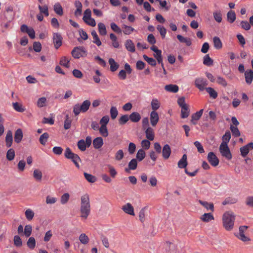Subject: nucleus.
I'll list each match as a JSON object with an SVG mask.
<instances>
[{
	"mask_svg": "<svg viewBox=\"0 0 253 253\" xmlns=\"http://www.w3.org/2000/svg\"><path fill=\"white\" fill-rule=\"evenodd\" d=\"M235 219L236 216L232 211H228L223 213L222 224L226 231H230L233 229Z\"/></svg>",
	"mask_w": 253,
	"mask_h": 253,
	"instance_id": "nucleus-1",
	"label": "nucleus"
},
{
	"mask_svg": "<svg viewBox=\"0 0 253 253\" xmlns=\"http://www.w3.org/2000/svg\"><path fill=\"white\" fill-rule=\"evenodd\" d=\"M91 105L89 100L84 101L82 104L77 103L73 107V113L75 116L79 115L81 113L86 112Z\"/></svg>",
	"mask_w": 253,
	"mask_h": 253,
	"instance_id": "nucleus-2",
	"label": "nucleus"
},
{
	"mask_svg": "<svg viewBox=\"0 0 253 253\" xmlns=\"http://www.w3.org/2000/svg\"><path fill=\"white\" fill-rule=\"evenodd\" d=\"M64 155L66 158L71 160L76 167L80 168L79 162H81V159L77 154L72 152L70 148H66Z\"/></svg>",
	"mask_w": 253,
	"mask_h": 253,
	"instance_id": "nucleus-3",
	"label": "nucleus"
},
{
	"mask_svg": "<svg viewBox=\"0 0 253 253\" xmlns=\"http://www.w3.org/2000/svg\"><path fill=\"white\" fill-rule=\"evenodd\" d=\"M71 54L74 58L79 59L81 57L86 56L87 51L83 46H77L72 50Z\"/></svg>",
	"mask_w": 253,
	"mask_h": 253,
	"instance_id": "nucleus-4",
	"label": "nucleus"
},
{
	"mask_svg": "<svg viewBox=\"0 0 253 253\" xmlns=\"http://www.w3.org/2000/svg\"><path fill=\"white\" fill-rule=\"evenodd\" d=\"M219 150L221 156L225 158L227 160H231L232 155L227 144H221Z\"/></svg>",
	"mask_w": 253,
	"mask_h": 253,
	"instance_id": "nucleus-5",
	"label": "nucleus"
},
{
	"mask_svg": "<svg viewBox=\"0 0 253 253\" xmlns=\"http://www.w3.org/2000/svg\"><path fill=\"white\" fill-rule=\"evenodd\" d=\"M194 84L200 91H203L206 88V86L208 84V82L206 79L201 77L197 78L195 80Z\"/></svg>",
	"mask_w": 253,
	"mask_h": 253,
	"instance_id": "nucleus-6",
	"label": "nucleus"
},
{
	"mask_svg": "<svg viewBox=\"0 0 253 253\" xmlns=\"http://www.w3.org/2000/svg\"><path fill=\"white\" fill-rule=\"evenodd\" d=\"M63 38L59 33H54L53 34V42L56 49H58L62 45Z\"/></svg>",
	"mask_w": 253,
	"mask_h": 253,
	"instance_id": "nucleus-7",
	"label": "nucleus"
},
{
	"mask_svg": "<svg viewBox=\"0 0 253 253\" xmlns=\"http://www.w3.org/2000/svg\"><path fill=\"white\" fill-rule=\"evenodd\" d=\"M207 159L210 164L213 167H216L219 164V160L218 158L212 152H210L209 153Z\"/></svg>",
	"mask_w": 253,
	"mask_h": 253,
	"instance_id": "nucleus-8",
	"label": "nucleus"
},
{
	"mask_svg": "<svg viewBox=\"0 0 253 253\" xmlns=\"http://www.w3.org/2000/svg\"><path fill=\"white\" fill-rule=\"evenodd\" d=\"M248 226H241L239 227V235L238 236V238L243 242H247L250 241V239L246 236L244 234V232L248 228Z\"/></svg>",
	"mask_w": 253,
	"mask_h": 253,
	"instance_id": "nucleus-9",
	"label": "nucleus"
},
{
	"mask_svg": "<svg viewBox=\"0 0 253 253\" xmlns=\"http://www.w3.org/2000/svg\"><path fill=\"white\" fill-rule=\"evenodd\" d=\"M252 149H253V142H250L248 144L245 145L244 146L241 147L240 150L241 156L244 158L246 157L247 155L248 154L250 150Z\"/></svg>",
	"mask_w": 253,
	"mask_h": 253,
	"instance_id": "nucleus-10",
	"label": "nucleus"
},
{
	"mask_svg": "<svg viewBox=\"0 0 253 253\" xmlns=\"http://www.w3.org/2000/svg\"><path fill=\"white\" fill-rule=\"evenodd\" d=\"M91 206H84L80 207L81 217L86 219L90 213Z\"/></svg>",
	"mask_w": 253,
	"mask_h": 253,
	"instance_id": "nucleus-11",
	"label": "nucleus"
},
{
	"mask_svg": "<svg viewBox=\"0 0 253 253\" xmlns=\"http://www.w3.org/2000/svg\"><path fill=\"white\" fill-rule=\"evenodd\" d=\"M150 120L151 125L155 126L159 121V117L156 111H152L150 113Z\"/></svg>",
	"mask_w": 253,
	"mask_h": 253,
	"instance_id": "nucleus-12",
	"label": "nucleus"
},
{
	"mask_svg": "<svg viewBox=\"0 0 253 253\" xmlns=\"http://www.w3.org/2000/svg\"><path fill=\"white\" fill-rule=\"evenodd\" d=\"M122 210L126 213L131 215H134V208L133 206L130 203H127L124 205Z\"/></svg>",
	"mask_w": 253,
	"mask_h": 253,
	"instance_id": "nucleus-13",
	"label": "nucleus"
},
{
	"mask_svg": "<svg viewBox=\"0 0 253 253\" xmlns=\"http://www.w3.org/2000/svg\"><path fill=\"white\" fill-rule=\"evenodd\" d=\"M163 158L167 160L169 158L171 154V149L169 145L165 144L162 150Z\"/></svg>",
	"mask_w": 253,
	"mask_h": 253,
	"instance_id": "nucleus-14",
	"label": "nucleus"
},
{
	"mask_svg": "<svg viewBox=\"0 0 253 253\" xmlns=\"http://www.w3.org/2000/svg\"><path fill=\"white\" fill-rule=\"evenodd\" d=\"M137 167V162L136 159H132L128 164V168L125 169V171L126 172H129L130 170H135L136 169Z\"/></svg>",
	"mask_w": 253,
	"mask_h": 253,
	"instance_id": "nucleus-15",
	"label": "nucleus"
},
{
	"mask_svg": "<svg viewBox=\"0 0 253 253\" xmlns=\"http://www.w3.org/2000/svg\"><path fill=\"white\" fill-rule=\"evenodd\" d=\"M89 205H90L89 196L87 194H84L81 198V207L89 206Z\"/></svg>",
	"mask_w": 253,
	"mask_h": 253,
	"instance_id": "nucleus-16",
	"label": "nucleus"
},
{
	"mask_svg": "<svg viewBox=\"0 0 253 253\" xmlns=\"http://www.w3.org/2000/svg\"><path fill=\"white\" fill-rule=\"evenodd\" d=\"M23 136V132H22V129L20 128L17 129L15 131V133H14V141L16 143H19L21 141Z\"/></svg>",
	"mask_w": 253,
	"mask_h": 253,
	"instance_id": "nucleus-17",
	"label": "nucleus"
},
{
	"mask_svg": "<svg viewBox=\"0 0 253 253\" xmlns=\"http://www.w3.org/2000/svg\"><path fill=\"white\" fill-rule=\"evenodd\" d=\"M145 134L146 138L150 141H152L154 139V130L152 127H148L146 128Z\"/></svg>",
	"mask_w": 253,
	"mask_h": 253,
	"instance_id": "nucleus-18",
	"label": "nucleus"
},
{
	"mask_svg": "<svg viewBox=\"0 0 253 253\" xmlns=\"http://www.w3.org/2000/svg\"><path fill=\"white\" fill-rule=\"evenodd\" d=\"M103 144V139L101 137H96L93 140V146L95 149H100Z\"/></svg>",
	"mask_w": 253,
	"mask_h": 253,
	"instance_id": "nucleus-19",
	"label": "nucleus"
},
{
	"mask_svg": "<svg viewBox=\"0 0 253 253\" xmlns=\"http://www.w3.org/2000/svg\"><path fill=\"white\" fill-rule=\"evenodd\" d=\"M13 142L12 133L10 130L7 132L5 137V144L7 147L11 146Z\"/></svg>",
	"mask_w": 253,
	"mask_h": 253,
	"instance_id": "nucleus-20",
	"label": "nucleus"
},
{
	"mask_svg": "<svg viewBox=\"0 0 253 253\" xmlns=\"http://www.w3.org/2000/svg\"><path fill=\"white\" fill-rule=\"evenodd\" d=\"M236 19L235 12L230 10L227 13V20L229 23H233Z\"/></svg>",
	"mask_w": 253,
	"mask_h": 253,
	"instance_id": "nucleus-21",
	"label": "nucleus"
},
{
	"mask_svg": "<svg viewBox=\"0 0 253 253\" xmlns=\"http://www.w3.org/2000/svg\"><path fill=\"white\" fill-rule=\"evenodd\" d=\"M246 82L248 84H251L253 80V71L252 70H247L245 73Z\"/></svg>",
	"mask_w": 253,
	"mask_h": 253,
	"instance_id": "nucleus-22",
	"label": "nucleus"
},
{
	"mask_svg": "<svg viewBox=\"0 0 253 253\" xmlns=\"http://www.w3.org/2000/svg\"><path fill=\"white\" fill-rule=\"evenodd\" d=\"M198 202L202 206H203L208 211L210 210L211 211H213L214 206H213V203H208V202L203 201L201 200H199Z\"/></svg>",
	"mask_w": 253,
	"mask_h": 253,
	"instance_id": "nucleus-23",
	"label": "nucleus"
},
{
	"mask_svg": "<svg viewBox=\"0 0 253 253\" xmlns=\"http://www.w3.org/2000/svg\"><path fill=\"white\" fill-rule=\"evenodd\" d=\"M165 89L168 92L176 93L178 92L179 87L176 84H170L166 85L165 86Z\"/></svg>",
	"mask_w": 253,
	"mask_h": 253,
	"instance_id": "nucleus-24",
	"label": "nucleus"
},
{
	"mask_svg": "<svg viewBox=\"0 0 253 253\" xmlns=\"http://www.w3.org/2000/svg\"><path fill=\"white\" fill-rule=\"evenodd\" d=\"M178 167L179 168L183 169L185 168L187 165V155L184 154L181 159L178 162Z\"/></svg>",
	"mask_w": 253,
	"mask_h": 253,
	"instance_id": "nucleus-25",
	"label": "nucleus"
},
{
	"mask_svg": "<svg viewBox=\"0 0 253 253\" xmlns=\"http://www.w3.org/2000/svg\"><path fill=\"white\" fill-rule=\"evenodd\" d=\"M125 46L126 49L131 52H134L135 50L134 44L131 40L126 41Z\"/></svg>",
	"mask_w": 253,
	"mask_h": 253,
	"instance_id": "nucleus-26",
	"label": "nucleus"
},
{
	"mask_svg": "<svg viewBox=\"0 0 253 253\" xmlns=\"http://www.w3.org/2000/svg\"><path fill=\"white\" fill-rule=\"evenodd\" d=\"M129 118L132 122H138L141 119V116L138 112H133L129 116Z\"/></svg>",
	"mask_w": 253,
	"mask_h": 253,
	"instance_id": "nucleus-27",
	"label": "nucleus"
},
{
	"mask_svg": "<svg viewBox=\"0 0 253 253\" xmlns=\"http://www.w3.org/2000/svg\"><path fill=\"white\" fill-rule=\"evenodd\" d=\"M109 64L110 66L111 71L114 72L116 71L119 68V65L115 62V60L113 58H109L108 61Z\"/></svg>",
	"mask_w": 253,
	"mask_h": 253,
	"instance_id": "nucleus-28",
	"label": "nucleus"
},
{
	"mask_svg": "<svg viewBox=\"0 0 253 253\" xmlns=\"http://www.w3.org/2000/svg\"><path fill=\"white\" fill-rule=\"evenodd\" d=\"M200 219L204 222H208L214 219V217L211 213H205L202 215Z\"/></svg>",
	"mask_w": 253,
	"mask_h": 253,
	"instance_id": "nucleus-29",
	"label": "nucleus"
},
{
	"mask_svg": "<svg viewBox=\"0 0 253 253\" xmlns=\"http://www.w3.org/2000/svg\"><path fill=\"white\" fill-rule=\"evenodd\" d=\"M176 37L180 42L185 43L187 46H190L192 44L191 40L189 38H184L180 35H177Z\"/></svg>",
	"mask_w": 253,
	"mask_h": 253,
	"instance_id": "nucleus-30",
	"label": "nucleus"
},
{
	"mask_svg": "<svg viewBox=\"0 0 253 253\" xmlns=\"http://www.w3.org/2000/svg\"><path fill=\"white\" fill-rule=\"evenodd\" d=\"M206 91L209 94L211 98L216 99L218 96V93L213 88L208 87L205 88Z\"/></svg>",
	"mask_w": 253,
	"mask_h": 253,
	"instance_id": "nucleus-31",
	"label": "nucleus"
},
{
	"mask_svg": "<svg viewBox=\"0 0 253 253\" xmlns=\"http://www.w3.org/2000/svg\"><path fill=\"white\" fill-rule=\"evenodd\" d=\"M12 106L13 109L17 112L22 113L25 111V107L23 106L22 104L18 102L12 103Z\"/></svg>",
	"mask_w": 253,
	"mask_h": 253,
	"instance_id": "nucleus-32",
	"label": "nucleus"
},
{
	"mask_svg": "<svg viewBox=\"0 0 253 253\" xmlns=\"http://www.w3.org/2000/svg\"><path fill=\"white\" fill-rule=\"evenodd\" d=\"M181 118L182 119H185L187 118L190 113V110L188 108V106H184L181 107Z\"/></svg>",
	"mask_w": 253,
	"mask_h": 253,
	"instance_id": "nucleus-33",
	"label": "nucleus"
},
{
	"mask_svg": "<svg viewBox=\"0 0 253 253\" xmlns=\"http://www.w3.org/2000/svg\"><path fill=\"white\" fill-rule=\"evenodd\" d=\"M54 10L55 12L59 16L63 15V10L61 5L57 2L54 5Z\"/></svg>",
	"mask_w": 253,
	"mask_h": 253,
	"instance_id": "nucleus-34",
	"label": "nucleus"
},
{
	"mask_svg": "<svg viewBox=\"0 0 253 253\" xmlns=\"http://www.w3.org/2000/svg\"><path fill=\"white\" fill-rule=\"evenodd\" d=\"M213 44L214 47L217 49H221L222 47V42L218 37H214L213 38Z\"/></svg>",
	"mask_w": 253,
	"mask_h": 253,
	"instance_id": "nucleus-35",
	"label": "nucleus"
},
{
	"mask_svg": "<svg viewBox=\"0 0 253 253\" xmlns=\"http://www.w3.org/2000/svg\"><path fill=\"white\" fill-rule=\"evenodd\" d=\"M237 199L231 197L226 198L224 201L222 203L223 205H231L235 204L237 202Z\"/></svg>",
	"mask_w": 253,
	"mask_h": 253,
	"instance_id": "nucleus-36",
	"label": "nucleus"
},
{
	"mask_svg": "<svg viewBox=\"0 0 253 253\" xmlns=\"http://www.w3.org/2000/svg\"><path fill=\"white\" fill-rule=\"evenodd\" d=\"M214 19L217 23H221L222 20V15L220 11H215L213 12Z\"/></svg>",
	"mask_w": 253,
	"mask_h": 253,
	"instance_id": "nucleus-37",
	"label": "nucleus"
},
{
	"mask_svg": "<svg viewBox=\"0 0 253 253\" xmlns=\"http://www.w3.org/2000/svg\"><path fill=\"white\" fill-rule=\"evenodd\" d=\"M70 61V58L69 57L63 56L60 59V64L62 66H63L68 68L70 67V65H69Z\"/></svg>",
	"mask_w": 253,
	"mask_h": 253,
	"instance_id": "nucleus-38",
	"label": "nucleus"
},
{
	"mask_svg": "<svg viewBox=\"0 0 253 253\" xmlns=\"http://www.w3.org/2000/svg\"><path fill=\"white\" fill-rule=\"evenodd\" d=\"M98 32L100 35L105 36L107 34L106 29L105 25L101 22L98 24Z\"/></svg>",
	"mask_w": 253,
	"mask_h": 253,
	"instance_id": "nucleus-39",
	"label": "nucleus"
},
{
	"mask_svg": "<svg viewBox=\"0 0 253 253\" xmlns=\"http://www.w3.org/2000/svg\"><path fill=\"white\" fill-rule=\"evenodd\" d=\"M230 138H231L230 132L228 130L226 131L225 132L224 135H223V136H222V142L221 144H225H225L228 145V143L229 142Z\"/></svg>",
	"mask_w": 253,
	"mask_h": 253,
	"instance_id": "nucleus-40",
	"label": "nucleus"
},
{
	"mask_svg": "<svg viewBox=\"0 0 253 253\" xmlns=\"http://www.w3.org/2000/svg\"><path fill=\"white\" fill-rule=\"evenodd\" d=\"M80 242L86 245L88 243L89 239L88 236L84 233H82L79 238Z\"/></svg>",
	"mask_w": 253,
	"mask_h": 253,
	"instance_id": "nucleus-41",
	"label": "nucleus"
},
{
	"mask_svg": "<svg viewBox=\"0 0 253 253\" xmlns=\"http://www.w3.org/2000/svg\"><path fill=\"white\" fill-rule=\"evenodd\" d=\"M110 38L112 41V45L115 48H118L119 47V43L118 41H117V38L116 36L111 33L110 34Z\"/></svg>",
	"mask_w": 253,
	"mask_h": 253,
	"instance_id": "nucleus-42",
	"label": "nucleus"
},
{
	"mask_svg": "<svg viewBox=\"0 0 253 253\" xmlns=\"http://www.w3.org/2000/svg\"><path fill=\"white\" fill-rule=\"evenodd\" d=\"M49 137V134L47 132L43 133L42 134L39 139V141L40 143L42 145H45L47 139Z\"/></svg>",
	"mask_w": 253,
	"mask_h": 253,
	"instance_id": "nucleus-43",
	"label": "nucleus"
},
{
	"mask_svg": "<svg viewBox=\"0 0 253 253\" xmlns=\"http://www.w3.org/2000/svg\"><path fill=\"white\" fill-rule=\"evenodd\" d=\"M122 28L124 29L123 33L125 35H129L134 31L133 28L125 24L122 25Z\"/></svg>",
	"mask_w": 253,
	"mask_h": 253,
	"instance_id": "nucleus-44",
	"label": "nucleus"
},
{
	"mask_svg": "<svg viewBox=\"0 0 253 253\" xmlns=\"http://www.w3.org/2000/svg\"><path fill=\"white\" fill-rule=\"evenodd\" d=\"M160 107V103L158 99H153L151 101V107L152 111H156Z\"/></svg>",
	"mask_w": 253,
	"mask_h": 253,
	"instance_id": "nucleus-45",
	"label": "nucleus"
},
{
	"mask_svg": "<svg viewBox=\"0 0 253 253\" xmlns=\"http://www.w3.org/2000/svg\"><path fill=\"white\" fill-rule=\"evenodd\" d=\"M230 129L231 131L232 135L235 137H237L241 135L240 132L237 127V126H234L233 125H231L230 127Z\"/></svg>",
	"mask_w": 253,
	"mask_h": 253,
	"instance_id": "nucleus-46",
	"label": "nucleus"
},
{
	"mask_svg": "<svg viewBox=\"0 0 253 253\" xmlns=\"http://www.w3.org/2000/svg\"><path fill=\"white\" fill-rule=\"evenodd\" d=\"M203 64L206 66H210L213 64V60L209 54H206L203 59Z\"/></svg>",
	"mask_w": 253,
	"mask_h": 253,
	"instance_id": "nucleus-47",
	"label": "nucleus"
},
{
	"mask_svg": "<svg viewBox=\"0 0 253 253\" xmlns=\"http://www.w3.org/2000/svg\"><path fill=\"white\" fill-rule=\"evenodd\" d=\"M100 134L103 137H107L108 135V132L107 127L104 125H101L99 129Z\"/></svg>",
	"mask_w": 253,
	"mask_h": 253,
	"instance_id": "nucleus-48",
	"label": "nucleus"
},
{
	"mask_svg": "<svg viewBox=\"0 0 253 253\" xmlns=\"http://www.w3.org/2000/svg\"><path fill=\"white\" fill-rule=\"evenodd\" d=\"M143 59L148 62L149 64L152 66H155L157 64L156 61L151 57H149L146 55L144 54L143 56Z\"/></svg>",
	"mask_w": 253,
	"mask_h": 253,
	"instance_id": "nucleus-49",
	"label": "nucleus"
},
{
	"mask_svg": "<svg viewBox=\"0 0 253 253\" xmlns=\"http://www.w3.org/2000/svg\"><path fill=\"white\" fill-rule=\"evenodd\" d=\"M84 174L85 178L88 182L90 183H94L96 181V178L95 176L86 172H84Z\"/></svg>",
	"mask_w": 253,
	"mask_h": 253,
	"instance_id": "nucleus-50",
	"label": "nucleus"
},
{
	"mask_svg": "<svg viewBox=\"0 0 253 253\" xmlns=\"http://www.w3.org/2000/svg\"><path fill=\"white\" fill-rule=\"evenodd\" d=\"M42 172L38 169H35L33 172V176L34 178L38 180L41 181L42 178Z\"/></svg>",
	"mask_w": 253,
	"mask_h": 253,
	"instance_id": "nucleus-51",
	"label": "nucleus"
},
{
	"mask_svg": "<svg viewBox=\"0 0 253 253\" xmlns=\"http://www.w3.org/2000/svg\"><path fill=\"white\" fill-rule=\"evenodd\" d=\"M157 29L159 32L162 38L163 39L165 38L167 34L166 29L163 26L158 25L157 26Z\"/></svg>",
	"mask_w": 253,
	"mask_h": 253,
	"instance_id": "nucleus-52",
	"label": "nucleus"
},
{
	"mask_svg": "<svg viewBox=\"0 0 253 253\" xmlns=\"http://www.w3.org/2000/svg\"><path fill=\"white\" fill-rule=\"evenodd\" d=\"M146 154L144 150L141 149H139L137 154H136V158L139 161H141L143 160L145 157Z\"/></svg>",
	"mask_w": 253,
	"mask_h": 253,
	"instance_id": "nucleus-53",
	"label": "nucleus"
},
{
	"mask_svg": "<svg viewBox=\"0 0 253 253\" xmlns=\"http://www.w3.org/2000/svg\"><path fill=\"white\" fill-rule=\"evenodd\" d=\"M27 245L30 249H34L36 246L35 238L33 237H30L27 242Z\"/></svg>",
	"mask_w": 253,
	"mask_h": 253,
	"instance_id": "nucleus-54",
	"label": "nucleus"
},
{
	"mask_svg": "<svg viewBox=\"0 0 253 253\" xmlns=\"http://www.w3.org/2000/svg\"><path fill=\"white\" fill-rule=\"evenodd\" d=\"M91 11L89 8L86 9L84 13L83 20L84 22H87V21L91 17Z\"/></svg>",
	"mask_w": 253,
	"mask_h": 253,
	"instance_id": "nucleus-55",
	"label": "nucleus"
},
{
	"mask_svg": "<svg viewBox=\"0 0 253 253\" xmlns=\"http://www.w3.org/2000/svg\"><path fill=\"white\" fill-rule=\"evenodd\" d=\"M6 159L9 161H12L15 157V152L13 149H9L6 153Z\"/></svg>",
	"mask_w": 253,
	"mask_h": 253,
	"instance_id": "nucleus-56",
	"label": "nucleus"
},
{
	"mask_svg": "<svg viewBox=\"0 0 253 253\" xmlns=\"http://www.w3.org/2000/svg\"><path fill=\"white\" fill-rule=\"evenodd\" d=\"M78 148L82 151H84L86 150L87 146L85 144V141L84 139L79 140L78 142Z\"/></svg>",
	"mask_w": 253,
	"mask_h": 253,
	"instance_id": "nucleus-57",
	"label": "nucleus"
},
{
	"mask_svg": "<svg viewBox=\"0 0 253 253\" xmlns=\"http://www.w3.org/2000/svg\"><path fill=\"white\" fill-rule=\"evenodd\" d=\"M110 112L111 119L113 120L116 119L118 114V111L117 108L114 106L111 107Z\"/></svg>",
	"mask_w": 253,
	"mask_h": 253,
	"instance_id": "nucleus-58",
	"label": "nucleus"
},
{
	"mask_svg": "<svg viewBox=\"0 0 253 253\" xmlns=\"http://www.w3.org/2000/svg\"><path fill=\"white\" fill-rule=\"evenodd\" d=\"M25 214L26 218L28 220H31L33 219V218L34 216V214H35L34 211L30 209H27L25 211Z\"/></svg>",
	"mask_w": 253,
	"mask_h": 253,
	"instance_id": "nucleus-59",
	"label": "nucleus"
},
{
	"mask_svg": "<svg viewBox=\"0 0 253 253\" xmlns=\"http://www.w3.org/2000/svg\"><path fill=\"white\" fill-rule=\"evenodd\" d=\"M216 82L218 84L221 85L223 87H226L227 85V82L224 78L221 76H217Z\"/></svg>",
	"mask_w": 253,
	"mask_h": 253,
	"instance_id": "nucleus-60",
	"label": "nucleus"
},
{
	"mask_svg": "<svg viewBox=\"0 0 253 253\" xmlns=\"http://www.w3.org/2000/svg\"><path fill=\"white\" fill-rule=\"evenodd\" d=\"M72 120L69 119L68 115L66 116V120L64 121V127L65 129H68L71 127Z\"/></svg>",
	"mask_w": 253,
	"mask_h": 253,
	"instance_id": "nucleus-61",
	"label": "nucleus"
},
{
	"mask_svg": "<svg viewBox=\"0 0 253 253\" xmlns=\"http://www.w3.org/2000/svg\"><path fill=\"white\" fill-rule=\"evenodd\" d=\"M38 8L40 11L41 13L44 14L46 16H48L49 13L48 10L47 6L45 5L43 6H42L40 5H39Z\"/></svg>",
	"mask_w": 253,
	"mask_h": 253,
	"instance_id": "nucleus-62",
	"label": "nucleus"
},
{
	"mask_svg": "<svg viewBox=\"0 0 253 253\" xmlns=\"http://www.w3.org/2000/svg\"><path fill=\"white\" fill-rule=\"evenodd\" d=\"M203 113V109H201L199 111L194 113L191 116V118L196 121L199 120L201 117Z\"/></svg>",
	"mask_w": 253,
	"mask_h": 253,
	"instance_id": "nucleus-63",
	"label": "nucleus"
},
{
	"mask_svg": "<svg viewBox=\"0 0 253 253\" xmlns=\"http://www.w3.org/2000/svg\"><path fill=\"white\" fill-rule=\"evenodd\" d=\"M129 116L127 115H124L120 118L119 120V123L120 125H123L125 124L129 120Z\"/></svg>",
	"mask_w": 253,
	"mask_h": 253,
	"instance_id": "nucleus-64",
	"label": "nucleus"
}]
</instances>
